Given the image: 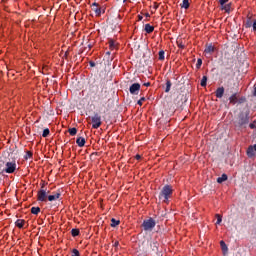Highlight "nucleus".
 Returning a JSON list of instances; mask_svg holds the SVG:
<instances>
[{"label": "nucleus", "instance_id": "8", "mask_svg": "<svg viewBox=\"0 0 256 256\" xmlns=\"http://www.w3.org/2000/svg\"><path fill=\"white\" fill-rule=\"evenodd\" d=\"M92 11H94L96 17L101 16V8L99 7V4L97 2H94L92 4Z\"/></svg>", "mask_w": 256, "mask_h": 256}, {"label": "nucleus", "instance_id": "31", "mask_svg": "<svg viewBox=\"0 0 256 256\" xmlns=\"http://www.w3.org/2000/svg\"><path fill=\"white\" fill-rule=\"evenodd\" d=\"M201 65H203V60H201V58H199V59L197 60V63H196L197 69H199V68L201 67Z\"/></svg>", "mask_w": 256, "mask_h": 256}, {"label": "nucleus", "instance_id": "6", "mask_svg": "<svg viewBox=\"0 0 256 256\" xmlns=\"http://www.w3.org/2000/svg\"><path fill=\"white\" fill-rule=\"evenodd\" d=\"M129 91L131 95H139V91H141V84L134 83L130 86Z\"/></svg>", "mask_w": 256, "mask_h": 256}, {"label": "nucleus", "instance_id": "9", "mask_svg": "<svg viewBox=\"0 0 256 256\" xmlns=\"http://www.w3.org/2000/svg\"><path fill=\"white\" fill-rule=\"evenodd\" d=\"M204 53L206 55H213V53H215V46H213V44H209L206 46Z\"/></svg>", "mask_w": 256, "mask_h": 256}, {"label": "nucleus", "instance_id": "34", "mask_svg": "<svg viewBox=\"0 0 256 256\" xmlns=\"http://www.w3.org/2000/svg\"><path fill=\"white\" fill-rule=\"evenodd\" d=\"M219 5H223L224 3H229V0H218Z\"/></svg>", "mask_w": 256, "mask_h": 256}, {"label": "nucleus", "instance_id": "10", "mask_svg": "<svg viewBox=\"0 0 256 256\" xmlns=\"http://www.w3.org/2000/svg\"><path fill=\"white\" fill-rule=\"evenodd\" d=\"M221 11H224L225 13H231V3H224L220 4Z\"/></svg>", "mask_w": 256, "mask_h": 256}, {"label": "nucleus", "instance_id": "43", "mask_svg": "<svg viewBox=\"0 0 256 256\" xmlns=\"http://www.w3.org/2000/svg\"><path fill=\"white\" fill-rule=\"evenodd\" d=\"M250 127H251V129H253V127H254L253 124H250Z\"/></svg>", "mask_w": 256, "mask_h": 256}, {"label": "nucleus", "instance_id": "11", "mask_svg": "<svg viewBox=\"0 0 256 256\" xmlns=\"http://www.w3.org/2000/svg\"><path fill=\"white\" fill-rule=\"evenodd\" d=\"M215 95H216L217 99H221V97H223V95H225V88H223V87L217 88Z\"/></svg>", "mask_w": 256, "mask_h": 256}, {"label": "nucleus", "instance_id": "39", "mask_svg": "<svg viewBox=\"0 0 256 256\" xmlns=\"http://www.w3.org/2000/svg\"><path fill=\"white\" fill-rule=\"evenodd\" d=\"M114 247H119V241H116V242L114 243Z\"/></svg>", "mask_w": 256, "mask_h": 256}, {"label": "nucleus", "instance_id": "2", "mask_svg": "<svg viewBox=\"0 0 256 256\" xmlns=\"http://www.w3.org/2000/svg\"><path fill=\"white\" fill-rule=\"evenodd\" d=\"M48 197L49 196L47 195V190H45L42 186L37 193V201H40L41 203H47Z\"/></svg>", "mask_w": 256, "mask_h": 256}, {"label": "nucleus", "instance_id": "32", "mask_svg": "<svg viewBox=\"0 0 256 256\" xmlns=\"http://www.w3.org/2000/svg\"><path fill=\"white\" fill-rule=\"evenodd\" d=\"M145 101V97H142L138 100L137 104L141 107L143 105V102Z\"/></svg>", "mask_w": 256, "mask_h": 256}, {"label": "nucleus", "instance_id": "3", "mask_svg": "<svg viewBox=\"0 0 256 256\" xmlns=\"http://www.w3.org/2000/svg\"><path fill=\"white\" fill-rule=\"evenodd\" d=\"M17 170V162L12 161V162H7L5 165V173L11 174V173H15V171Z\"/></svg>", "mask_w": 256, "mask_h": 256}, {"label": "nucleus", "instance_id": "20", "mask_svg": "<svg viewBox=\"0 0 256 256\" xmlns=\"http://www.w3.org/2000/svg\"><path fill=\"white\" fill-rule=\"evenodd\" d=\"M121 223V221L116 220L115 218L111 219V227H117V225H119Z\"/></svg>", "mask_w": 256, "mask_h": 256}, {"label": "nucleus", "instance_id": "30", "mask_svg": "<svg viewBox=\"0 0 256 256\" xmlns=\"http://www.w3.org/2000/svg\"><path fill=\"white\" fill-rule=\"evenodd\" d=\"M49 133H50L49 128L44 129L42 133V137H49Z\"/></svg>", "mask_w": 256, "mask_h": 256}, {"label": "nucleus", "instance_id": "24", "mask_svg": "<svg viewBox=\"0 0 256 256\" xmlns=\"http://www.w3.org/2000/svg\"><path fill=\"white\" fill-rule=\"evenodd\" d=\"M68 133L72 136L75 137V135H77V128H70L68 130Z\"/></svg>", "mask_w": 256, "mask_h": 256}, {"label": "nucleus", "instance_id": "1", "mask_svg": "<svg viewBox=\"0 0 256 256\" xmlns=\"http://www.w3.org/2000/svg\"><path fill=\"white\" fill-rule=\"evenodd\" d=\"M171 195H173V187L171 185H165L160 192L159 199H163L164 203H169Z\"/></svg>", "mask_w": 256, "mask_h": 256}, {"label": "nucleus", "instance_id": "18", "mask_svg": "<svg viewBox=\"0 0 256 256\" xmlns=\"http://www.w3.org/2000/svg\"><path fill=\"white\" fill-rule=\"evenodd\" d=\"M31 213H32V215H39V213H41V208H39V207H32L31 208Z\"/></svg>", "mask_w": 256, "mask_h": 256}, {"label": "nucleus", "instance_id": "7", "mask_svg": "<svg viewBox=\"0 0 256 256\" xmlns=\"http://www.w3.org/2000/svg\"><path fill=\"white\" fill-rule=\"evenodd\" d=\"M58 199H61V192H55L51 195H48L47 201L53 202L58 201Z\"/></svg>", "mask_w": 256, "mask_h": 256}, {"label": "nucleus", "instance_id": "16", "mask_svg": "<svg viewBox=\"0 0 256 256\" xmlns=\"http://www.w3.org/2000/svg\"><path fill=\"white\" fill-rule=\"evenodd\" d=\"M78 147H85V139L83 137H79L76 140Z\"/></svg>", "mask_w": 256, "mask_h": 256}, {"label": "nucleus", "instance_id": "40", "mask_svg": "<svg viewBox=\"0 0 256 256\" xmlns=\"http://www.w3.org/2000/svg\"><path fill=\"white\" fill-rule=\"evenodd\" d=\"M159 8V5H157V3H154V9H158Z\"/></svg>", "mask_w": 256, "mask_h": 256}, {"label": "nucleus", "instance_id": "14", "mask_svg": "<svg viewBox=\"0 0 256 256\" xmlns=\"http://www.w3.org/2000/svg\"><path fill=\"white\" fill-rule=\"evenodd\" d=\"M247 155H248V157H254L255 156V148H254V146H249L248 147Z\"/></svg>", "mask_w": 256, "mask_h": 256}, {"label": "nucleus", "instance_id": "46", "mask_svg": "<svg viewBox=\"0 0 256 256\" xmlns=\"http://www.w3.org/2000/svg\"><path fill=\"white\" fill-rule=\"evenodd\" d=\"M127 0H124V3L126 2Z\"/></svg>", "mask_w": 256, "mask_h": 256}, {"label": "nucleus", "instance_id": "26", "mask_svg": "<svg viewBox=\"0 0 256 256\" xmlns=\"http://www.w3.org/2000/svg\"><path fill=\"white\" fill-rule=\"evenodd\" d=\"M72 237H79V229L74 228L71 230Z\"/></svg>", "mask_w": 256, "mask_h": 256}, {"label": "nucleus", "instance_id": "35", "mask_svg": "<svg viewBox=\"0 0 256 256\" xmlns=\"http://www.w3.org/2000/svg\"><path fill=\"white\" fill-rule=\"evenodd\" d=\"M143 85L144 87H151V82H145Z\"/></svg>", "mask_w": 256, "mask_h": 256}, {"label": "nucleus", "instance_id": "33", "mask_svg": "<svg viewBox=\"0 0 256 256\" xmlns=\"http://www.w3.org/2000/svg\"><path fill=\"white\" fill-rule=\"evenodd\" d=\"M79 255H80L79 250L73 249L71 256H79Z\"/></svg>", "mask_w": 256, "mask_h": 256}, {"label": "nucleus", "instance_id": "41", "mask_svg": "<svg viewBox=\"0 0 256 256\" xmlns=\"http://www.w3.org/2000/svg\"><path fill=\"white\" fill-rule=\"evenodd\" d=\"M246 27H251V22H247Z\"/></svg>", "mask_w": 256, "mask_h": 256}, {"label": "nucleus", "instance_id": "42", "mask_svg": "<svg viewBox=\"0 0 256 256\" xmlns=\"http://www.w3.org/2000/svg\"><path fill=\"white\" fill-rule=\"evenodd\" d=\"M145 17H151V15H149V13H146V14H145Z\"/></svg>", "mask_w": 256, "mask_h": 256}, {"label": "nucleus", "instance_id": "45", "mask_svg": "<svg viewBox=\"0 0 256 256\" xmlns=\"http://www.w3.org/2000/svg\"><path fill=\"white\" fill-rule=\"evenodd\" d=\"M95 64L94 63H91V66L93 67Z\"/></svg>", "mask_w": 256, "mask_h": 256}, {"label": "nucleus", "instance_id": "44", "mask_svg": "<svg viewBox=\"0 0 256 256\" xmlns=\"http://www.w3.org/2000/svg\"><path fill=\"white\" fill-rule=\"evenodd\" d=\"M253 147H254V151H256V144Z\"/></svg>", "mask_w": 256, "mask_h": 256}, {"label": "nucleus", "instance_id": "27", "mask_svg": "<svg viewBox=\"0 0 256 256\" xmlns=\"http://www.w3.org/2000/svg\"><path fill=\"white\" fill-rule=\"evenodd\" d=\"M223 181H227V175L223 174L221 177L217 179V183H223Z\"/></svg>", "mask_w": 256, "mask_h": 256}, {"label": "nucleus", "instance_id": "15", "mask_svg": "<svg viewBox=\"0 0 256 256\" xmlns=\"http://www.w3.org/2000/svg\"><path fill=\"white\" fill-rule=\"evenodd\" d=\"M239 100V98L237 97V93L232 94L229 98L230 103H232V105H235V103H237V101Z\"/></svg>", "mask_w": 256, "mask_h": 256}, {"label": "nucleus", "instance_id": "23", "mask_svg": "<svg viewBox=\"0 0 256 256\" xmlns=\"http://www.w3.org/2000/svg\"><path fill=\"white\" fill-rule=\"evenodd\" d=\"M201 87H207V76H203L200 82Z\"/></svg>", "mask_w": 256, "mask_h": 256}, {"label": "nucleus", "instance_id": "12", "mask_svg": "<svg viewBox=\"0 0 256 256\" xmlns=\"http://www.w3.org/2000/svg\"><path fill=\"white\" fill-rule=\"evenodd\" d=\"M220 247L222 249L223 255H227V253H229V248L227 247V244L225 243V241L223 240L220 241Z\"/></svg>", "mask_w": 256, "mask_h": 256}, {"label": "nucleus", "instance_id": "28", "mask_svg": "<svg viewBox=\"0 0 256 256\" xmlns=\"http://www.w3.org/2000/svg\"><path fill=\"white\" fill-rule=\"evenodd\" d=\"M181 7L184 9H189V0H183Z\"/></svg>", "mask_w": 256, "mask_h": 256}, {"label": "nucleus", "instance_id": "29", "mask_svg": "<svg viewBox=\"0 0 256 256\" xmlns=\"http://www.w3.org/2000/svg\"><path fill=\"white\" fill-rule=\"evenodd\" d=\"M166 93H169V91H171V81H167L166 82V89H165Z\"/></svg>", "mask_w": 256, "mask_h": 256}, {"label": "nucleus", "instance_id": "21", "mask_svg": "<svg viewBox=\"0 0 256 256\" xmlns=\"http://www.w3.org/2000/svg\"><path fill=\"white\" fill-rule=\"evenodd\" d=\"M109 48L113 51L114 49H117V44H115V41L110 40L109 41Z\"/></svg>", "mask_w": 256, "mask_h": 256}, {"label": "nucleus", "instance_id": "17", "mask_svg": "<svg viewBox=\"0 0 256 256\" xmlns=\"http://www.w3.org/2000/svg\"><path fill=\"white\" fill-rule=\"evenodd\" d=\"M145 31L146 33H153L155 31V27L151 26V24H145Z\"/></svg>", "mask_w": 256, "mask_h": 256}, {"label": "nucleus", "instance_id": "13", "mask_svg": "<svg viewBox=\"0 0 256 256\" xmlns=\"http://www.w3.org/2000/svg\"><path fill=\"white\" fill-rule=\"evenodd\" d=\"M16 227H18V229H23V227H25V220L23 219H18L15 222Z\"/></svg>", "mask_w": 256, "mask_h": 256}, {"label": "nucleus", "instance_id": "36", "mask_svg": "<svg viewBox=\"0 0 256 256\" xmlns=\"http://www.w3.org/2000/svg\"><path fill=\"white\" fill-rule=\"evenodd\" d=\"M252 27H253L254 31H256V20H254Z\"/></svg>", "mask_w": 256, "mask_h": 256}, {"label": "nucleus", "instance_id": "47", "mask_svg": "<svg viewBox=\"0 0 256 256\" xmlns=\"http://www.w3.org/2000/svg\"><path fill=\"white\" fill-rule=\"evenodd\" d=\"M104 1H109V0H104Z\"/></svg>", "mask_w": 256, "mask_h": 256}, {"label": "nucleus", "instance_id": "4", "mask_svg": "<svg viewBox=\"0 0 256 256\" xmlns=\"http://www.w3.org/2000/svg\"><path fill=\"white\" fill-rule=\"evenodd\" d=\"M155 220H153V218H149L148 220H144L143 221V228L144 231H151L152 229L155 228Z\"/></svg>", "mask_w": 256, "mask_h": 256}, {"label": "nucleus", "instance_id": "25", "mask_svg": "<svg viewBox=\"0 0 256 256\" xmlns=\"http://www.w3.org/2000/svg\"><path fill=\"white\" fill-rule=\"evenodd\" d=\"M215 217L217 219L216 225H221V222L223 221V216H221L220 214H216Z\"/></svg>", "mask_w": 256, "mask_h": 256}, {"label": "nucleus", "instance_id": "38", "mask_svg": "<svg viewBox=\"0 0 256 256\" xmlns=\"http://www.w3.org/2000/svg\"><path fill=\"white\" fill-rule=\"evenodd\" d=\"M27 156H28V157H33V153L27 152Z\"/></svg>", "mask_w": 256, "mask_h": 256}, {"label": "nucleus", "instance_id": "37", "mask_svg": "<svg viewBox=\"0 0 256 256\" xmlns=\"http://www.w3.org/2000/svg\"><path fill=\"white\" fill-rule=\"evenodd\" d=\"M135 159H137V161H139V159H141V155L137 154V155L135 156Z\"/></svg>", "mask_w": 256, "mask_h": 256}, {"label": "nucleus", "instance_id": "5", "mask_svg": "<svg viewBox=\"0 0 256 256\" xmlns=\"http://www.w3.org/2000/svg\"><path fill=\"white\" fill-rule=\"evenodd\" d=\"M101 127V116L96 114L92 117V129H99Z\"/></svg>", "mask_w": 256, "mask_h": 256}, {"label": "nucleus", "instance_id": "19", "mask_svg": "<svg viewBox=\"0 0 256 256\" xmlns=\"http://www.w3.org/2000/svg\"><path fill=\"white\" fill-rule=\"evenodd\" d=\"M176 44H177V47H178L179 49H185V43H183V40H182V39H178V40L176 41Z\"/></svg>", "mask_w": 256, "mask_h": 256}, {"label": "nucleus", "instance_id": "22", "mask_svg": "<svg viewBox=\"0 0 256 256\" xmlns=\"http://www.w3.org/2000/svg\"><path fill=\"white\" fill-rule=\"evenodd\" d=\"M158 56L160 61H165V51H159Z\"/></svg>", "mask_w": 256, "mask_h": 256}]
</instances>
